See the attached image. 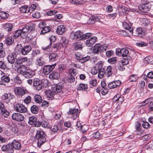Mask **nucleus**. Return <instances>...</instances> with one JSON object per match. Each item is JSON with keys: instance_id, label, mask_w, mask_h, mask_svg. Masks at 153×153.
Listing matches in <instances>:
<instances>
[{"instance_id": "obj_58", "label": "nucleus", "mask_w": 153, "mask_h": 153, "mask_svg": "<svg viewBox=\"0 0 153 153\" xmlns=\"http://www.w3.org/2000/svg\"><path fill=\"white\" fill-rule=\"evenodd\" d=\"M32 16L34 18L38 19L40 17L41 15L39 12H36L33 13Z\"/></svg>"}, {"instance_id": "obj_27", "label": "nucleus", "mask_w": 153, "mask_h": 153, "mask_svg": "<svg viewBox=\"0 0 153 153\" xmlns=\"http://www.w3.org/2000/svg\"><path fill=\"white\" fill-rule=\"evenodd\" d=\"M102 46L99 44H96L94 46L93 49V52L96 54H97L100 51H101V48Z\"/></svg>"}, {"instance_id": "obj_17", "label": "nucleus", "mask_w": 153, "mask_h": 153, "mask_svg": "<svg viewBox=\"0 0 153 153\" xmlns=\"http://www.w3.org/2000/svg\"><path fill=\"white\" fill-rule=\"evenodd\" d=\"M14 91L15 94L19 96H23L25 94L26 90L23 88L19 87H16L15 88Z\"/></svg>"}, {"instance_id": "obj_50", "label": "nucleus", "mask_w": 153, "mask_h": 153, "mask_svg": "<svg viewBox=\"0 0 153 153\" xmlns=\"http://www.w3.org/2000/svg\"><path fill=\"white\" fill-rule=\"evenodd\" d=\"M58 12L56 10H50L48 11L46 13V14L48 16H51L53 15H55V14L57 13Z\"/></svg>"}, {"instance_id": "obj_33", "label": "nucleus", "mask_w": 153, "mask_h": 153, "mask_svg": "<svg viewBox=\"0 0 153 153\" xmlns=\"http://www.w3.org/2000/svg\"><path fill=\"white\" fill-rule=\"evenodd\" d=\"M92 35L91 33H88L83 34L82 33V36L80 37V40H85L86 39H88L89 37H91Z\"/></svg>"}, {"instance_id": "obj_22", "label": "nucleus", "mask_w": 153, "mask_h": 153, "mask_svg": "<svg viewBox=\"0 0 153 153\" xmlns=\"http://www.w3.org/2000/svg\"><path fill=\"white\" fill-rule=\"evenodd\" d=\"M11 144L13 148L15 150H19L21 148V144L19 142L14 140L11 143Z\"/></svg>"}, {"instance_id": "obj_9", "label": "nucleus", "mask_w": 153, "mask_h": 153, "mask_svg": "<svg viewBox=\"0 0 153 153\" xmlns=\"http://www.w3.org/2000/svg\"><path fill=\"white\" fill-rule=\"evenodd\" d=\"M14 108L16 111L19 113H26L27 111V108L21 104L18 103L16 105Z\"/></svg>"}, {"instance_id": "obj_44", "label": "nucleus", "mask_w": 153, "mask_h": 153, "mask_svg": "<svg viewBox=\"0 0 153 153\" xmlns=\"http://www.w3.org/2000/svg\"><path fill=\"white\" fill-rule=\"evenodd\" d=\"M28 123L30 125H33L36 121L37 118L34 116H31L29 117Z\"/></svg>"}, {"instance_id": "obj_61", "label": "nucleus", "mask_w": 153, "mask_h": 153, "mask_svg": "<svg viewBox=\"0 0 153 153\" xmlns=\"http://www.w3.org/2000/svg\"><path fill=\"white\" fill-rule=\"evenodd\" d=\"M103 63L102 61H100L98 62L96 65V66L95 67L97 69H100L102 68Z\"/></svg>"}, {"instance_id": "obj_13", "label": "nucleus", "mask_w": 153, "mask_h": 153, "mask_svg": "<svg viewBox=\"0 0 153 153\" xmlns=\"http://www.w3.org/2000/svg\"><path fill=\"white\" fill-rule=\"evenodd\" d=\"M13 120L21 122L23 120L24 117L23 115L20 113H15L12 115Z\"/></svg>"}, {"instance_id": "obj_25", "label": "nucleus", "mask_w": 153, "mask_h": 153, "mask_svg": "<svg viewBox=\"0 0 153 153\" xmlns=\"http://www.w3.org/2000/svg\"><path fill=\"white\" fill-rule=\"evenodd\" d=\"M112 68L111 66H108L106 69L105 76L107 77H108L112 76Z\"/></svg>"}, {"instance_id": "obj_60", "label": "nucleus", "mask_w": 153, "mask_h": 153, "mask_svg": "<svg viewBox=\"0 0 153 153\" xmlns=\"http://www.w3.org/2000/svg\"><path fill=\"white\" fill-rule=\"evenodd\" d=\"M124 65L122 63L119 62L117 65L118 69L120 71H123L125 69Z\"/></svg>"}, {"instance_id": "obj_43", "label": "nucleus", "mask_w": 153, "mask_h": 153, "mask_svg": "<svg viewBox=\"0 0 153 153\" xmlns=\"http://www.w3.org/2000/svg\"><path fill=\"white\" fill-rule=\"evenodd\" d=\"M13 27L12 24L10 23H6L4 26L5 30L7 31H11Z\"/></svg>"}, {"instance_id": "obj_29", "label": "nucleus", "mask_w": 153, "mask_h": 153, "mask_svg": "<svg viewBox=\"0 0 153 153\" xmlns=\"http://www.w3.org/2000/svg\"><path fill=\"white\" fill-rule=\"evenodd\" d=\"M153 58L151 56H147L145 57L143 59V62L144 63L149 64H153L152 60Z\"/></svg>"}, {"instance_id": "obj_41", "label": "nucleus", "mask_w": 153, "mask_h": 153, "mask_svg": "<svg viewBox=\"0 0 153 153\" xmlns=\"http://www.w3.org/2000/svg\"><path fill=\"white\" fill-rule=\"evenodd\" d=\"M35 101L37 103H40L42 102V99L41 97L38 95L36 94L34 96Z\"/></svg>"}, {"instance_id": "obj_55", "label": "nucleus", "mask_w": 153, "mask_h": 153, "mask_svg": "<svg viewBox=\"0 0 153 153\" xmlns=\"http://www.w3.org/2000/svg\"><path fill=\"white\" fill-rule=\"evenodd\" d=\"M90 59V57L87 56L85 57H82L80 60V62L82 63H84L85 62L89 60Z\"/></svg>"}, {"instance_id": "obj_15", "label": "nucleus", "mask_w": 153, "mask_h": 153, "mask_svg": "<svg viewBox=\"0 0 153 153\" xmlns=\"http://www.w3.org/2000/svg\"><path fill=\"white\" fill-rule=\"evenodd\" d=\"M121 82L120 80H116L110 82L108 84V86L110 89H113L119 86Z\"/></svg>"}, {"instance_id": "obj_18", "label": "nucleus", "mask_w": 153, "mask_h": 153, "mask_svg": "<svg viewBox=\"0 0 153 153\" xmlns=\"http://www.w3.org/2000/svg\"><path fill=\"white\" fill-rule=\"evenodd\" d=\"M97 38L94 36L91 38L87 40L86 42V45L87 46L91 47L97 41Z\"/></svg>"}, {"instance_id": "obj_36", "label": "nucleus", "mask_w": 153, "mask_h": 153, "mask_svg": "<svg viewBox=\"0 0 153 153\" xmlns=\"http://www.w3.org/2000/svg\"><path fill=\"white\" fill-rule=\"evenodd\" d=\"M5 53L4 51L3 48V44L2 43H0V57L2 58L5 56Z\"/></svg>"}, {"instance_id": "obj_39", "label": "nucleus", "mask_w": 153, "mask_h": 153, "mask_svg": "<svg viewBox=\"0 0 153 153\" xmlns=\"http://www.w3.org/2000/svg\"><path fill=\"white\" fill-rule=\"evenodd\" d=\"M1 80L3 81L6 83L10 82V79L8 76L4 75L1 77Z\"/></svg>"}, {"instance_id": "obj_12", "label": "nucleus", "mask_w": 153, "mask_h": 153, "mask_svg": "<svg viewBox=\"0 0 153 153\" xmlns=\"http://www.w3.org/2000/svg\"><path fill=\"white\" fill-rule=\"evenodd\" d=\"M82 36V33L80 31H72L71 33L70 37L72 39H77L80 40V37Z\"/></svg>"}, {"instance_id": "obj_1", "label": "nucleus", "mask_w": 153, "mask_h": 153, "mask_svg": "<svg viewBox=\"0 0 153 153\" xmlns=\"http://www.w3.org/2000/svg\"><path fill=\"white\" fill-rule=\"evenodd\" d=\"M36 138L38 140V145L40 146L46 141L45 134L41 129L38 130L36 134Z\"/></svg>"}, {"instance_id": "obj_24", "label": "nucleus", "mask_w": 153, "mask_h": 153, "mask_svg": "<svg viewBox=\"0 0 153 153\" xmlns=\"http://www.w3.org/2000/svg\"><path fill=\"white\" fill-rule=\"evenodd\" d=\"M49 77L51 79H56L59 78V74L58 72L53 71L49 75Z\"/></svg>"}, {"instance_id": "obj_45", "label": "nucleus", "mask_w": 153, "mask_h": 153, "mask_svg": "<svg viewBox=\"0 0 153 153\" xmlns=\"http://www.w3.org/2000/svg\"><path fill=\"white\" fill-rule=\"evenodd\" d=\"M140 21L142 24H143L144 25H147L149 24V20L145 18H141L140 19Z\"/></svg>"}, {"instance_id": "obj_51", "label": "nucleus", "mask_w": 153, "mask_h": 153, "mask_svg": "<svg viewBox=\"0 0 153 153\" xmlns=\"http://www.w3.org/2000/svg\"><path fill=\"white\" fill-rule=\"evenodd\" d=\"M42 126L44 128H49L50 127V126L48 122L43 121L41 122Z\"/></svg>"}, {"instance_id": "obj_7", "label": "nucleus", "mask_w": 153, "mask_h": 153, "mask_svg": "<svg viewBox=\"0 0 153 153\" xmlns=\"http://www.w3.org/2000/svg\"><path fill=\"white\" fill-rule=\"evenodd\" d=\"M70 117L73 120L76 119L78 115L79 111L77 109L70 108L67 112Z\"/></svg>"}, {"instance_id": "obj_20", "label": "nucleus", "mask_w": 153, "mask_h": 153, "mask_svg": "<svg viewBox=\"0 0 153 153\" xmlns=\"http://www.w3.org/2000/svg\"><path fill=\"white\" fill-rule=\"evenodd\" d=\"M53 86L54 88L53 91L56 93H60L62 91V86L61 83H59L55 85H53Z\"/></svg>"}, {"instance_id": "obj_6", "label": "nucleus", "mask_w": 153, "mask_h": 153, "mask_svg": "<svg viewBox=\"0 0 153 153\" xmlns=\"http://www.w3.org/2000/svg\"><path fill=\"white\" fill-rule=\"evenodd\" d=\"M129 52L128 50L126 48L121 49H118L116 50V54L118 56L123 57H127L128 56Z\"/></svg>"}, {"instance_id": "obj_16", "label": "nucleus", "mask_w": 153, "mask_h": 153, "mask_svg": "<svg viewBox=\"0 0 153 153\" xmlns=\"http://www.w3.org/2000/svg\"><path fill=\"white\" fill-rule=\"evenodd\" d=\"M44 22H42L40 23L39 25V27L42 28L40 33L41 35H44L50 32L51 30V28L48 26L45 27H42V25L44 24Z\"/></svg>"}, {"instance_id": "obj_56", "label": "nucleus", "mask_w": 153, "mask_h": 153, "mask_svg": "<svg viewBox=\"0 0 153 153\" xmlns=\"http://www.w3.org/2000/svg\"><path fill=\"white\" fill-rule=\"evenodd\" d=\"M40 51L39 50H33L32 52V55L33 56H36L40 53Z\"/></svg>"}, {"instance_id": "obj_5", "label": "nucleus", "mask_w": 153, "mask_h": 153, "mask_svg": "<svg viewBox=\"0 0 153 153\" xmlns=\"http://www.w3.org/2000/svg\"><path fill=\"white\" fill-rule=\"evenodd\" d=\"M138 7L140 13L142 14H144L145 13L149 10L151 5L149 2H148L139 5Z\"/></svg>"}, {"instance_id": "obj_37", "label": "nucleus", "mask_w": 153, "mask_h": 153, "mask_svg": "<svg viewBox=\"0 0 153 153\" xmlns=\"http://www.w3.org/2000/svg\"><path fill=\"white\" fill-rule=\"evenodd\" d=\"M30 110L31 112L34 114H37L39 111V108L36 105H33L31 107Z\"/></svg>"}, {"instance_id": "obj_40", "label": "nucleus", "mask_w": 153, "mask_h": 153, "mask_svg": "<svg viewBox=\"0 0 153 153\" xmlns=\"http://www.w3.org/2000/svg\"><path fill=\"white\" fill-rule=\"evenodd\" d=\"M138 79V77L137 75L132 74L130 76L129 80L130 82H135Z\"/></svg>"}, {"instance_id": "obj_10", "label": "nucleus", "mask_w": 153, "mask_h": 153, "mask_svg": "<svg viewBox=\"0 0 153 153\" xmlns=\"http://www.w3.org/2000/svg\"><path fill=\"white\" fill-rule=\"evenodd\" d=\"M0 112L2 115L5 117H7L9 116V113L3 103L0 102Z\"/></svg>"}, {"instance_id": "obj_2", "label": "nucleus", "mask_w": 153, "mask_h": 153, "mask_svg": "<svg viewBox=\"0 0 153 153\" xmlns=\"http://www.w3.org/2000/svg\"><path fill=\"white\" fill-rule=\"evenodd\" d=\"M21 68L22 69L20 73L23 75L25 78H30L35 75L34 71L29 69H27L24 65L21 66Z\"/></svg>"}, {"instance_id": "obj_49", "label": "nucleus", "mask_w": 153, "mask_h": 153, "mask_svg": "<svg viewBox=\"0 0 153 153\" xmlns=\"http://www.w3.org/2000/svg\"><path fill=\"white\" fill-rule=\"evenodd\" d=\"M46 95L49 98H52L55 95V94L53 92H52L51 90H48L46 92Z\"/></svg>"}, {"instance_id": "obj_11", "label": "nucleus", "mask_w": 153, "mask_h": 153, "mask_svg": "<svg viewBox=\"0 0 153 153\" xmlns=\"http://www.w3.org/2000/svg\"><path fill=\"white\" fill-rule=\"evenodd\" d=\"M17 54L14 52L10 53L7 57V60L9 63L11 64H13L16 61Z\"/></svg>"}, {"instance_id": "obj_34", "label": "nucleus", "mask_w": 153, "mask_h": 153, "mask_svg": "<svg viewBox=\"0 0 153 153\" xmlns=\"http://www.w3.org/2000/svg\"><path fill=\"white\" fill-rule=\"evenodd\" d=\"M9 14L6 12L3 11H0V17L3 19H6L7 18Z\"/></svg>"}, {"instance_id": "obj_52", "label": "nucleus", "mask_w": 153, "mask_h": 153, "mask_svg": "<svg viewBox=\"0 0 153 153\" xmlns=\"http://www.w3.org/2000/svg\"><path fill=\"white\" fill-rule=\"evenodd\" d=\"M36 6L34 4H32L30 7H28V10L27 12L30 13H31L33 11H34L36 9Z\"/></svg>"}, {"instance_id": "obj_53", "label": "nucleus", "mask_w": 153, "mask_h": 153, "mask_svg": "<svg viewBox=\"0 0 153 153\" xmlns=\"http://www.w3.org/2000/svg\"><path fill=\"white\" fill-rule=\"evenodd\" d=\"M29 27V31L30 32H33L35 30V25L33 23H31L28 24V25H27Z\"/></svg>"}, {"instance_id": "obj_4", "label": "nucleus", "mask_w": 153, "mask_h": 153, "mask_svg": "<svg viewBox=\"0 0 153 153\" xmlns=\"http://www.w3.org/2000/svg\"><path fill=\"white\" fill-rule=\"evenodd\" d=\"M31 49L32 48L30 46H25L23 47L20 44L17 45L16 48V50L21 52L23 55L27 54L31 51Z\"/></svg>"}, {"instance_id": "obj_48", "label": "nucleus", "mask_w": 153, "mask_h": 153, "mask_svg": "<svg viewBox=\"0 0 153 153\" xmlns=\"http://www.w3.org/2000/svg\"><path fill=\"white\" fill-rule=\"evenodd\" d=\"M7 152L8 153H13L14 152V148L11 144H7Z\"/></svg>"}, {"instance_id": "obj_8", "label": "nucleus", "mask_w": 153, "mask_h": 153, "mask_svg": "<svg viewBox=\"0 0 153 153\" xmlns=\"http://www.w3.org/2000/svg\"><path fill=\"white\" fill-rule=\"evenodd\" d=\"M33 85L36 89L38 91L42 89L44 86L42 81L38 79H34Z\"/></svg>"}, {"instance_id": "obj_23", "label": "nucleus", "mask_w": 153, "mask_h": 153, "mask_svg": "<svg viewBox=\"0 0 153 153\" xmlns=\"http://www.w3.org/2000/svg\"><path fill=\"white\" fill-rule=\"evenodd\" d=\"M28 61L27 58L26 57H19L16 59V62L19 64H25V62H27Z\"/></svg>"}, {"instance_id": "obj_59", "label": "nucleus", "mask_w": 153, "mask_h": 153, "mask_svg": "<svg viewBox=\"0 0 153 153\" xmlns=\"http://www.w3.org/2000/svg\"><path fill=\"white\" fill-rule=\"evenodd\" d=\"M7 68L4 61H0V68L3 70H5Z\"/></svg>"}, {"instance_id": "obj_57", "label": "nucleus", "mask_w": 153, "mask_h": 153, "mask_svg": "<svg viewBox=\"0 0 153 153\" xmlns=\"http://www.w3.org/2000/svg\"><path fill=\"white\" fill-rule=\"evenodd\" d=\"M7 100L6 101L7 103H8L10 102L11 99H13L14 98V96L11 93L7 94Z\"/></svg>"}, {"instance_id": "obj_62", "label": "nucleus", "mask_w": 153, "mask_h": 153, "mask_svg": "<svg viewBox=\"0 0 153 153\" xmlns=\"http://www.w3.org/2000/svg\"><path fill=\"white\" fill-rule=\"evenodd\" d=\"M31 100V97L28 96L24 100V102L27 104L30 103Z\"/></svg>"}, {"instance_id": "obj_31", "label": "nucleus", "mask_w": 153, "mask_h": 153, "mask_svg": "<svg viewBox=\"0 0 153 153\" xmlns=\"http://www.w3.org/2000/svg\"><path fill=\"white\" fill-rule=\"evenodd\" d=\"M142 29L141 28H137L136 31V33L134 35L142 37L143 36L142 34L143 33V31L142 30Z\"/></svg>"}, {"instance_id": "obj_26", "label": "nucleus", "mask_w": 153, "mask_h": 153, "mask_svg": "<svg viewBox=\"0 0 153 153\" xmlns=\"http://www.w3.org/2000/svg\"><path fill=\"white\" fill-rule=\"evenodd\" d=\"M123 25L124 28L125 29L128 30V31L130 32L131 35H133V28L129 26L128 24L126 22H123Z\"/></svg>"}, {"instance_id": "obj_28", "label": "nucleus", "mask_w": 153, "mask_h": 153, "mask_svg": "<svg viewBox=\"0 0 153 153\" xmlns=\"http://www.w3.org/2000/svg\"><path fill=\"white\" fill-rule=\"evenodd\" d=\"M100 19L96 17L95 16H92L87 21V23L89 24H94L96 21H98Z\"/></svg>"}, {"instance_id": "obj_21", "label": "nucleus", "mask_w": 153, "mask_h": 153, "mask_svg": "<svg viewBox=\"0 0 153 153\" xmlns=\"http://www.w3.org/2000/svg\"><path fill=\"white\" fill-rule=\"evenodd\" d=\"M58 54L56 53H53L50 54L49 56V60L51 62L56 61L58 59Z\"/></svg>"}, {"instance_id": "obj_14", "label": "nucleus", "mask_w": 153, "mask_h": 153, "mask_svg": "<svg viewBox=\"0 0 153 153\" xmlns=\"http://www.w3.org/2000/svg\"><path fill=\"white\" fill-rule=\"evenodd\" d=\"M55 65H47L44 66L43 69V73L46 75H48L53 70L55 67Z\"/></svg>"}, {"instance_id": "obj_3", "label": "nucleus", "mask_w": 153, "mask_h": 153, "mask_svg": "<svg viewBox=\"0 0 153 153\" xmlns=\"http://www.w3.org/2000/svg\"><path fill=\"white\" fill-rule=\"evenodd\" d=\"M56 40V37L53 35L51 36L49 38L48 41L44 43V45L42 47V49L43 50L48 51H51V48L52 43L54 42Z\"/></svg>"}, {"instance_id": "obj_46", "label": "nucleus", "mask_w": 153, "mask_h": 153, "mask_svg": "<svg viewBox=\"0 0 153 153\" xmlns=\"http://www.w3.org/2000/svg\"><path fill=\"white\" fill-rule=\"evenodd\" d=\"M69 75L75 77L77 74L76 72V70L74 68L70 69L69 71Z\"/></svg>"}, {"instance_id": "obj_64", "label": "nucleus", "mask_w": 153, "mask_h": 153, "mask_svg": "<svg viewBox=\"0 0 153 153\" xmlns=\"http://www.w3.org/2000/svg\"><path fill=\"white\" fill-rule=\"evenodd\" d=\"M117 98H118L117 101L120 102V103H122L123 101V98L124 97L123 96H121L119 94H117Z\"/></svg>"}, {"instance_id": "obj_35", "label": "nucleus", "mask_w": 153, "mask_h": 153, "mask_svg": "<svg viewBox=\"0 0 153 153\" xmlns=\"http://www.w3.org/2000/svg\"><path fill=\"white\" fill-rule=\"evenodd\" d=\"M68 43V41L66 40L65 37H63L61 38L60 43L61 44V45L62 48L65 47Z\"/></svg>"}, {"instance_id": "obj_63", "label": "nucleus", "mask_w": 153, "mask_h": 153, "mask_svg": "<svg viewBox=\"0 0 153 153\" xmlns=\"http://www.w3.org/2000/svg\"><path fill=\"white\" fill-rule=\"evenodd\" d=\"M136 45L140 47H143L146 46L147 45V44L146 42H140L136 43Z\"/></svg>"}, {"instance_id": "obj_38", "label": "nucleus", "mask_w": 153, "mask_h": 153, "mask_svg": "<svg viewBox=\"0 0 153 153\" xmlns=\"http://www.w3.org/2000/svg\"><path fill=\"white\" fill-rule=\"evenodd\" d=\"M88 88L87 85L85 84L80 83L77 86V90H83Z\"/></svg>"}, {"instance_id": "obj_42", "label": "nucleus", "mask_w": 153, "mask_h": 153, "mask_svg": "<svg viewBox=\"0 0 153 153\" xmlns=\"http://www.w3.org/2000/svg\"><path fill=\"white\" fill-rule=\"evenodd\" d=\"M61 44L60 42L54 44L52 46V48L54 49H56V50L59 51V50L62 47Z\"/></svg>"}, {"instance_id": "obj_19", "label": "nucleus", "mask_w": 153, "mask_h": 153, "mask_svg": "<svg viewBox=\"0 0 153 153\" xmlns=\"http://www.w3.org/2000/svg\"><path fill=\"white\" fill-rule=\"evenodd\" d=\"M66 30L65 26L61 25L58 26L56 30V32L57 34L61 35L63 34Z\"/></svg>"}, {"instance_id": "obj_32", "label": "nucleus", "mask_w": 153, "mask_h": 153, "mask_svg": "<svg viewBox=\"0 0 153 153\" xmlns=\"http://www.w3.org/2000/svg\"><path fill=\"white\" fill-rule=\"evenodd\" d=\"M14 39L11 36L7 37L5 40V42L6 43L7 45H10L13 42Z\"/></svg>"}, {"instance_id": "obj_30", "label": "nucleus", "mask_w": 153, "mask_h": 153, "mask_svg": "<svg viewBox=\"0 0 153 153\" xmlns=\"http://www.w3.org/2000/svg\"><path fill=\"white\" fill-rule=\"evenodd\" d=\"M28 6L27 5H24L22 6L19 8L20 11L22 13H28Z\"/></svg>"}, {"instance_id": "obj_54", "label": "nucleus", "mask_w": 153, "mask_h": 153, "mask_svg": "<svg viewBox=\"0 0 153 153\" xmlns=\"http://www.w3.org/2000/svg\"><path fill=\"white\" fill-rule=\"evenodd\" d=\"M74 48L76 50L81 49L82 48V45L80 43H76L73 45Z\"/></svg>"}, {"instance_id": "obj_47", "label": "nucleus", "mask_w": 153, "mask_h": 153, "mask_svg": "<svg viewBox=\"0 0 153 153\" xmlns=\"http://www.w3.org/2000/svg\"><path fill=\"white\" fill-rule=\"evenodd\" d=\"M22 32L21 30H18L15 31L14 33L13 37L14 39H16L18 38L20 36Z\"/></svg>"}]
</instances>
